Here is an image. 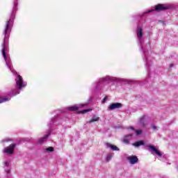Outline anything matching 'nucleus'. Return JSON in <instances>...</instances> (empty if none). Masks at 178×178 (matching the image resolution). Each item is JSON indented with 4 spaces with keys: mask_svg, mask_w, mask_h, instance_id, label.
Here are the masks:
<instances>
[{
    "mask_svg": "<svg viewBox=\"0 0 178 178\" xmlns=\"http://www.w3.org/2000/svg\"><path fill=\"white\" fill-rule=\"evenodd\" d=\"M17 10V0H13V8L10 13V18L6 22L4 28L3 30V35H4L3 44L1 45L2 56L4 59L6 66L10 70L13 74H15L16 86L15 88L12 90L13 97L20 94L22 88H24L27 86V82L23 81L22 76L17 74V72L13 69L12 65V60L10 56L7 54L8 45L9 44V37H10V33H12V28L13 27V22L15 21V16H16V11Z\"/></svg>",
    "mask_w": 178,
    "mask_h": 178,
    "instance_id": "nucleus-1",
    "label": "nucleus"
},
{
    "mask_svg": "<svg viewBox=\"0 0 178 178\" xmlns=\"http://www.w3.org/2000/svg\"><path fill=\"white\" fill-rule=\"evenodd\" d=\"M136 35L140 51L143 54V60L145 62V66L149 67L150 66H152V59L149 58V52H148L147 44L144 42V37L143 36L144 35V29H143V26H140V24L137 26Z\"/></svg>",
    "mask_w": 178,
    "mask_h": 178,
    "instance_id": "nucleus-2",
    "label": "nucleus"
},
{
    "mask_svg": "<svg viewBox=\"0 0 178 178\" xmlns=\"http://www.w3.org/2000/svg\"><path fill=\"white\" fill-rule=\"evenodd\" d=\"M118 81H127V80L120 78H116L111 76H106L100 78L99 81L95 82L93 83V86L97 90V88H99V87H101V84H102V83H107V84H111V83H112L113 84H115V83H118Z\"/></svg>",
    "mask_w": 178,
    "mask_h": 178,
    "instance_id": "nucleus-3",
    "label": "nucleus"
},
{
    "mask_svg": "<svg viewBox=\"0 0 178 178\" xmlns=\"http://www.w3.org/2000/svg\"><path fill=\"white\" fill-rule=\"evenodd\" d=\"M15 148H16V143L11 144L8 147L4 148L3 152L4 154H8V155H12L15 151Z\"/></svg>",
    "mask_w": 178,
    "mask_h": 178,
    "instance_id": "nucleus-4",
    "label": "nucleus"
},
{
    "mask_svg": "<svg viewBox=\"0 0 178 178\" xmlns=\"http://www.w3.org/2000/svg\"><path fill=\"white\" fill-rule=\"evenodd\" d=\"M87 105H88V103L76 104L75 106H72L70 107H68L67 110L71 111H77L78 109H79V108H84V106H87Z\"/></svg>",
    "mask_w": 178,
    "mask_h": 178,
    "instance_id": "nucleus-5",
    "label": "nucleus"
},
{
    "mask_svg": "<svg viewBox=\"0 0 178 178\" xmlns=\"http://www.w3.org/2000/svg\"><path fill=\"white\" fill-rule=\"evenodd\" d=\"M123 104L122 103H113L108 107V111H114V109H120L122 108Z\"/></svg>",
    "mask_w": 178,
    "mask_h": 178,
    "instance_id": "nucleus-6",
    "label": "nucleus"
},
{
    "mask_svg": "<svg viewBox=\"0 0 178 178\" xmlns=\"http://www.w3.org/2000/svg\"><path fill=\"white\" fill-rule=\"evenodd\" d=\"M60 122V118H59L58 116H56L51 120V121L49 123V127L51 129V127H54L55 124H58Z\"/></svg>",
    "mask_w": 178,
    "mask_h": 178,
    "instance_id": "nucleus-7",
    "label": "nucleus"
},
{
    "mask_svg": "<svg viewBox=\"0 0 178 178\" xmlns=\"http://www.w3.org/2000/svg\"><path fill=\"white\" fill-rule=\"evenodd\" d=\"M128 162L131 163V165H136L138 162V158L136 156H129L127 158Z\"/></svg>",
    "mask_w": 178,
    "mask_h": 178,
    "instance_id": "nucleus-8",
    "label": "nucleus"
},
{
    "mask_svg": "<svg viewBox=\"0 0 178 178\" xmlns=\"http://www.w3.org/2000/svg\"><path fill=\"white\" fill-rule=\"evenodd\" d=\"M133 138H134V134H130L126 135L124 137L123 143H124V144H129V143H130L131 140H133Z\"/></svg>",
    "mask_w": 178,
    "mask_h": 178,
    "instance_id": "nucleus-9",
    "label": "nucleus"
},
{
    "mask_svg": "<svg viewBox=\"0 0 178 178\" xmlns=\"http://www.w3.org/2000/svg\"><path fill=\"white\" fill-rule=\"evenodd\" d=\"M170 6L165 4H159L155 6V10H166L170 9Z\"/></svg>",
    "mask_w": 178,
    "mask_h": 178,
    "instance_id": "nucleus-10",
    "label": "nucleus"
},
{
    "mask_svg": "<svg viewBox=\"0 0 178 178\" xmlns=\"http://www.w3.org/2000/svg\"><path fill=\"white\" fill-rule=\"evenodd\" d=\"M148 147L150 149H152V154H154H154H156V155H158V156H159V157L162 156V153H161V152H159V150H158L156 148H155L154 147V145H149Z\"/></svg>",
    "mask_w": 178,
    "mask_h": 178,
    "instance_id": "nucleus-11",
    "label": "nucleus"
},
{
    "mask_svg": "<svg viewBox=\"0 0 178 178\" xmlns=\"http://www.w3.org/2000/svg\"><path fill=\"white\" fill-rule=\"evenodd\" d=\"M145 115H143L139 120V124H140L142 127H145V126H147V120H145Z\"/></svg>",
    "mask_w": 178,
    "mask_h": 178,
    "instance_id": "nucleus-12",
    "label": "nucleus"
},
{
    "mask_svg": "<svg viewBox=\"0 0 178 178\" xmlns=\"http://www.w3.org/2000/svg\"><path fill=\"white\" fill-rule=\"evenodd\" d=\"M49 134H51V133L46 134L43 138L39 139L38 140V143L40 144V145L44 144V141L47 140V138H48V137H49Z\"/></svg>",
    "mask_w": 178,
    "mask_h": 178,
    "instance_id": "nucleus-13",
    "label": "nucleus"
},
{
    "mask_svg": "<svg viewBox=\"0 0 178 178\" xmlns=\"http://www.w3.org/2000/svg\"><path fill=\"white\" fill-rule=\"evenodd\" d=\"M106 145H107L108 148H111V149H112V151H119V149H118V147H116V145H113L110 143H107Z\"/></svg>",
    "mask_w": 178,
    "mask_h": 178,
    "instance_id": "nucleus-14",
    "label": "nucleus"
},
{
    "mask_svg": "<svg viewBox=\"0 0 178 178\" xmlns=\"http://www.w3.org/2000/svg\"><path fill=\"white\" fill-rule=\"evenodd\" d=\"M145 143L143 140L138 141L132 144L134 147H140V145H144Z\"/></svg>",
    "mask_w": 178,
    "mask_h": 178,
    "instance_id": "nucleus-15",
    "label": "nucleus"
},
{
    "mask_svg": "<svg viewBox=\"0 0 178 178\" xmlns=\"http://www.w3.org/2000/svg\"><path fill=\"white\" fill-rule=\"evenodd\" d=\"M8 101H10V97H0V104H3V102H8Z\"/></svg>",
    "mask_w": 178,
    "mask_h": 178,
    "instance_id": "nucleus-16",
    "label": "nucleus"
},
{
    "mask_svg": "<svg viewBox=\"0 0 178 178\" xmlns=\"http://www.w3.org/2000/svg\"><path fill=\"white\" fill-rule=\"evenodd\" d=\"M98 120H99V117L94 115L89 121V123H93V122H98Z\"/></svg>",
    "mask_w": 178,
    "mask_h": 178,
    "instance_id": "nucleus-17",
    "label": "nucleus"
},
{
    "mask_svg": "<svg viewBox=\"0 0 178 178\" xmlns=\"http://www.w3.org/2000/svg\"><path fill=\"white\" fill-rule=\"evenodd\" d=\"M44 151H47V152H54V149L53 147H49L44 149Z\"/></svg>",
    "mask_w": 178,
    "mask_h": 178,
    "instance_id": "nucleus-18",
    "label": "nucleus"
},
{
    "mask_svg": "<svg viewBox=\"0 0 178 178\" xmlns=\"http://www.w3.org/2000/svg\"><path fill=\"white\" fill-rule=\"evenodd\" d=\"M8 141H12L11 139H10L9 138H6L5 139H3L1 143L3 144V145H5L6 143H8Z\"/></svg>",
    "mask_w": 178,
    "mask_h": 178,
    "instance_id": "nucleus-19",
    "label": "nucleus"
},
{
    "mask_svg": "<svg viewBox=\"0 0 178 178\" xmlns=\"http://www.w3.org/2000/svg\"><path fill=\"white\" fill-rule=\"evenodd\" d=\"M135 132L136 136H140V134L143 133V130L141 129L135 130Z\"/></svg>",
    "mask_w": 178,
    "mask_h": 178,
    "instance_id": "nucleus-20",
    "label": "nucleus"
},
{
    "mask_svg": "<svg viewBox=\"0 0 178 178\" xmlns=\"http://www.w3.org/2000/svg\"><path fill=\"white\" fill-rule=\"evenodd\" d=\"M111 159H112V154L107 155V156L106 158V162H109V161H111Z\"/></svg>",
    "mask_w": 178,
    "mask_h": 178,
    "instance_id": "nucleus-21",
    "label": "nucleus"
},
{
    "mask_svg": "<svg viewBox=\"0 0 178 178\" xmlns=\"http://www.w3.org/2000/svg\"><path fill=\"white\" fill-rule=\"evenodd\" d=\"M90 111H91V109L83 110V111H81L79 112V113H87V112H90Z\"/></svg>",
    "mask_w": 178,
    "mask_h": 178,
    "instance_id": "nucleus-22",
    "label": "nucleus"
},
{
    "mask_svg": "<svg viewBox=\"0 0 178 178\" xmlns=\"http://www.w3.org/2000/svg\"><path fill=\"white\" fill-rule=\"evenodd\" d=\"M151 12H154V10H149L143 13V15H147V13H151Z\"/></svg>",
    "mask_w": 178,
    "mask_h": 178,
    "instance_id": "nucleus-23",
    "label": "nucleus"
},
{
    "mask_svg": "<svg viewBox=\"0 0 178 178\" xmlns=\"http://www.w3.org/2000/svg\"><path fill=\"white\" fill-rule=\"evenodd\" d=\"M9 163H10V162L9 161H6L4 162V165H5V166H6V168H8V166H9Z\"/></svg>",
    "mask_w": 178,
    "mask_h": 178,
    "instance_id": "nucleus-24",
    "label": "nucleus"
},
{
    "mask_svg": "<svg viewBox=\"0 0 178 178\" xmlns=\"http://www.w3.org/2000/svg\"><path fill=\"white\" fill-rule=\"evenodd\" d=\"M106 101H108V96H106V97L103 99V100H102L103 104H105V102H106Z\"/></svg>",
    "mask_w": 178,
    "mask_h": 178,
    "instance_id": "nucleus-25",
    "label": "nucleus"
},
{
    "mask_svg": "<svg viewBox=\"0 0 178 178\" xmlns=\"http://www.w3.org/2000/svg\"><path fill=\"white\" fill-rule=\"evenodd\" d=\"M152 129H153V130H156V126H155V125H152Z\"/></svg>",
    "mask_w": 178,
    "mask_h": 178,
    "instance_id": "nucleus-26",
    "label": "nucleus"
},
{
    "mask_svg": "<svg viewBox=\"0 0 178 178\" xmlns=\"http://www.w3.org/2000/svg\"><path fill=\"white\" fill-rule=\"evenodd\" d=\"M130 129H131V130H134V131H136V129H134V127H130Z\"/></svg>",
    "mask_w": 178,
    "mask_h": 178,
    "instance_id": "nucleus-27",
    "label": "nucleus"
},
{
    "mask_svg": "<svg viewBox=\"0 0 178 178\" xmlns=\"http://www.w3.org/2000/svg\"><path fill=\"white\" fill-rule=\"evenodd\" d=\"M7 173H10V170H7Z\"/></svg>",
    "mask_w": 178,
    "mask_h": 178,
    "instance_id": "nucleus-28",
    "label": "nucleus"
},
{
    "mask_svg": "<svg viewBox=\"0 0 178 178\" xmlns=\"http://www.w3.org/2000/svg\"><path fill=\"white\" fill-rule=\"evenodd\" d=\"M170 67H173V64H170Z\"/></svg>",
    "mask_w": 178,
    "mask_h": 178,
    "instance_id": "nucleus-29",
    "label": "nucleus"
}]
</instances>
